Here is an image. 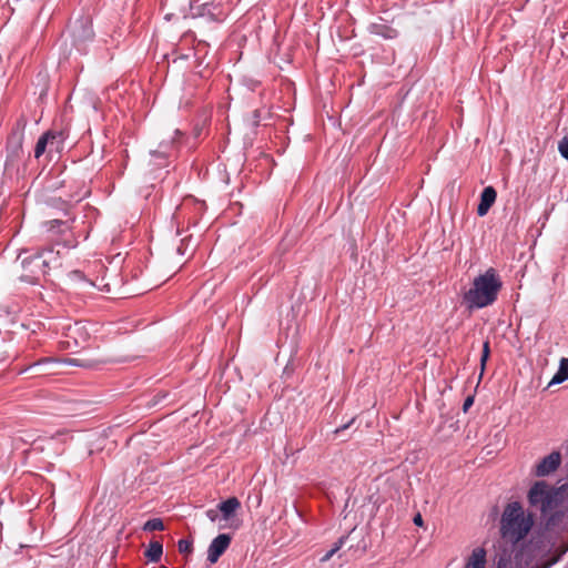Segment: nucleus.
<instances>
[{
	"instance_id": "aec40b11",
	"label": "nucleus",
	"mask_w": 568,
	"mask_h": 568,
	"mask_svg": "<svg viewBox=\"0 0 568 568\" xmlns=\"http://www.w3.org/2000/svg\"><path fill=\"white\" fill-rule=\"evenodd\" d=\"M178 547L181 554H190L193 550V542L189 539H180Z\"/></svg>"
},
{
	"instance_id": "cd10ccee",
	"label": "nucleus",
	"mask_w": 568,
	"mask_h": 568,
	"mask_svg": "<svg viewBox=\"0 0 568 568\" xmlns=\"http://www.w3.org/2000/svg\"><path fill=\"white\" fill-rule=\"evenodd\" d=\"M260 122V114L258 111H254V123L257 124Z\"/></svg>"
},
{
	"instance_id": "473e14b6",
	"label": "nucleus",
	"mask_w": 568,
	"mask_h": 568,
	"mask_svg": "<svg viewBox=\"0 0 568 568\" xmlns=\"http://www.w3.org/2000/svg\"><path fill=\"white\" fill-rule=\"evenodd\" d=\"M159 568H168V567H166V566H161V567H159Z\"/></svg>"
},
{
	"instance_id": "6e6552de",
	"label": "nucleus",
	"mask_w": 568,
	"mask_h": 568,
	"mask_svg": "<svg viewBox=\"0 0 568 568\" xmlns=\"http://www.w3.org/2000/svg\"><path fill=\"white\" fill-rule=\"evenodd\" d=\"M561 462V455L559 452H552L546 457H544L537 465L535 474L538 477H545L554 473L559 466Z\"/></svg>"
},
{
	"instance_id": "f8f14e48",
	"label": "nucleus",
	"mask_w": 568,
	"mask_h": 568,
	"mask_svg": "<svg viewBox=\"0 0 568 568\" xmlns=\"http://www.w3.org/2000/svg\"><path fill=\"white\" fill-rule=\"evenodd\" d=\"M26 128H27L26 118L24 116L19 118L12 129V132L9 136L8 142L14 143L17 149H21Z\"/></svg>"
},
{
	"instance_id": "c85d7f7f",
	"label": "nucleus",
	"mask_w": 568,
	"mask_h": 568,
	"mask_svg": "<svg viewBox=\"0 0 568 568\" xmlns=\"http://www.w3.org/2000/svg\"><path fill=\"white\" fill-rule=\"evenodd\" d=\"M174 134H175V136L173 139V142L175 141L176 138H180L183 135V133L180 130H175Z\"/></svg>"
},
{
	"instance_id": "412c9836",
	"label": "nucleus",
	"mask_w": 568,
	"mask_h": 568,
	"mask_svg": "<svg viewBox=\"0 0 568 568\" xmlns=\"http://www.w3.org/2000/svg\"><path fill=\"white\" fill-rule=\"evenodd\" d=\"M489 353H490L489 342H485L484 345H483V353H481V357H480L481 373L485 369V365H486V362H487V359L489 357Z\"/></svg>"
},
{
	"instance_id": "4468645a",
	"label": "nucleus",
	"mask_w": 568,
	"mask_h": 568,
	"mask_svg": "<svg viewBox=\"0 0 568 568\" xmlns=\"http://www.w3.org/2000/svg\"><path fill=\"white\" fill-rule=\"evenodd\" d=\"M368 29L372 34L382 37L387 40L395 39L398 36V32L396 29L392 28L390 26H388L386 23H382V22L381 23H372Z\"/></svg>"
},
{
	"instance_id": "39448f33",
	"label": "nucleus",
	"mask_w": 568,
	"mask_h": 568,
	"mask_svg": "<svg viewBox=\"0 0 568 568\" xmlns=\"http://www.w3.org/2000/svg\"><path fill=\"white\" fill-rule=\"evenodd\" d=\"M231 10V0H211L210 2L191 7L193 17H201L213 22L224 21Z\"/></svg>"
},
{
	"instance_id": "a878e982",
	"label": "nucleus",
	"mask_w": 568,
	"mask_h": 568,
	"mask_svg": "<svg viewBox=\"0 0 568 568\" xmlns=\"http://www.w3.org/2000/svg\"><path fill=\"white\" fill-rule=\"evenodd\" d=\"M353 422H354V418L352 420H349L347 424H344L341 427L336 428L335 434H338V433L347 429L353 424Z\"/></svg>"
},
{
	"instance_id": "f03ea898",
	"label": "nucleus",
	"mask_w": 568,
	"mask_h": 568,
	"mask_svg": "<svg viewBox=\"0 0 568 568\" xmlns=\"http://www.w3.org/2000/svg\"><path fill=\"white\" fill-rule=\"evenodd\" d=\"M503 287L496 270L490 267L473 280L471 286L463 294V303L469 311L493 305Z\"/></svg>"
},
{
	"instance_id": "dca6fc26",
	"label": "nucleus",
	"mask_w": 568,
	"mask_h": 568,
	"mask_svg": "<svg viewBox=\"0 0 568 568\" xmlns=\"http://www.w3.org/2000/svg\"><path fill=\"white\" fill-rule=\"evenodd\" d=\"M568 379V358H561L559 363V368L557 373L554 375L550 384H560Z\"/></svg>"
},
{
	"instance_id": "b1692460",
	"label": "nucleus",
	"mask_w": 568,
	"mask_h": 568,
	"mask_svg": "<svg viewBox=\"0 0 568 568\" xmlns=\"http://www.w3.org/2000/svg\"><path fill=\"white\" fill-rule=\"evenodd\" d=\"M473 403H474V397L468 396L463 404V410L466 413L469 409V407L473 405Z\"/></svg>"
},
{
	"instance_id": "c756f323",
	"label": "nucleus",
	"mask_w": 568,
	"mask_h": 568,
	"mask_svg": "<svg viewBox=\"0 0 568 568\" xmlns=\"http://www.w3.org/2000/svg\"><path fill=\"white\" fill-rule=\"evenodd\" d=\"M73 275H74L75 277H78V278H82V277H83V275H82V273H81L80 271H74V272H73Z\"/></svg>"
},
{
	"instance_id": "20e7f679",
	"label": "nucleus",
	"mask_w": 568,
	"mask_h": 568,
	"mask_svg": "<svg viewBox=\"0 0 568 568\" xmlns=\"http://www.w3.org/2000/svg\"><path fill=\"white\" fill-rule=\"evenodd\" d=\"M59 265L60 263L58 257L54 256L53 251L51 248L44 250L41 253L22 260V266L28 273L22 274L20 278L27 283L37 284L40 277L47 274L49 268Z\"/></svg>"
},
{
	"instance_id": "a211bd4d",
	"label": "nucleus",
	"mask_w": 568,
	"mask_h": 568,
	"mask_svg": "<svg viewBox=\"0 0 568 568\" xmlns=\"http://www.w3.org/2000/svg\"><path fill=\"white\" fill-rule=\"evenodd\" d=\"M48 141H49V135L45 134V132L38 139L36 146H34V158L36 159H39L40 156H42L44 154V152H47V151L49 152Z\"/></svg>"
},
{
	"instance_id": "f257e3e1",
	"label": "nucleus",
	"mask_w": 568,
	"mask_h": 568,
	"mask_svg": "<svg viewBox=\"0 0 568 568\" xmlns=\"http://www.w3.org/2000/svg\"><path fill=\"white\" fill-rule=\"evenodd\" d=\"M530 506L539 509L548 531L561 532L568 529V486H549L546 481L535 483L528 491Z\"/></svg>"
},
{
	"instance_id": "ddd939ff",
	"label": "nucleus",
	"mask_w": 568,
	"mask_h": 568,
	"mask_svg": "<svg viewBox=\"0 0 568 568\" xmlns=\"http://www.w3.org/2000/svg\"><path fill=\"white\" fill-rule=\"evenodd\" d=\"M486 567V550L483 547L475 548L470 556L467 558L464 568H485Z\"/></svg>"
},
{
	"instance_id": "2eb2a0df",
	"label": "nucleus",
	"mask_w": 568,
	"mask_h": 568,
	"mask_svg": "<svg viewBox=\"0 0 568 568\" xmlns=\"http://www.w3.org/2000/svg\"><path fill=\"white\" fill-rule=\"evenodd\" d=\"M163 555V546L160 541H151L146 548L144 556L151 562H159Z\"/></svg>"
},
{
	"instance_id": "6ab92c4d",
	"label": "nucleus",
	"mask_w": 568,
	"mask_h": 568,
	"mask_svg": "<svg viewBox=\"0 0 568 568\" xmlns=\"http://www.w3.org/2000/svg\"><path fill=\"white\" fill-rule=\"evenodd\" d=\"M163 529L164 524L161 518L149 519L143 526V530L145 531H162Z\"/></svg>"
},
{
	"instance_id": "0eeeda50",
	"label": "nucleus",
	"mask_w": 568,
	"mask_h": 568,
	"mask_svg": "<svg viewBox=\"0 0 568 568\" xmlns=\"http://www.w3.org/2000/svg\"><path fill=\"white\" fill-rule=\"evenodd\" d=\"M231 544V536L227 534H220L210 544L207 548V560L215 564L219 558L226 551Z\"/></svg>"
},
{
	"instance_id": "9d476101",
	"label": "nucleus",
	"mask_w": 568,
	"mask_h": 568,
	"mask_svg": "<svg viewBox=\"0 0 568 568\" xmlns=\"http://www.w3.org/2000/svg\"><path fill=\"white\" fill-rule=\"evenodd\" d=\"M497 197V192L493 186H486L480 194V202L477 206V214L485 216L493 206Z\"/></svg>"
},
{
	"instance_id": "2f4dec72",
	"label": "nucleus",
	"mask_w": 568,
	"mask_h": 568,
	"mask_svg": "<svg viewBox=\"0 0 568 568\" xmlns=\"http://www.w3.org/2000/svg\"><path fill=\"white\" fill-rule=\"evenodd\" d=\"M88 236H89V233L87 232V233L84 234V236H83V240H87V239H88Z\"/></svg>"
},
{
	"instance_id": "5701e85b",
	"label": "nucleus",
	"mask_w": 568,
	"mask_h": 568,
	"mask_svg": "<svg viewBox=\"0 0 568 568\" xmlns=\"http://www.w3.org/2000/svg\"><path fill=\"white\" fill-rule=\"evenodd\" d=\"M164 149H165V144L161 143L160 144V150L153 151L152 155L153 156H163V158L166 156L168 153H166V151Z\"/></svg>"
},
{
	"instance_id": "423d86ee",
	"label": "nucleus",
	"mask_w": 568,
	"mask_h": 568,
	"mask_svg": "<svg viewBox=\"0 0 568 568\" xmlns=\"http://www.w3.org/2000/svg\"><path fill=\"white\" fill-rule=\"evenodd\" d=\"M48 230L53 234H62L63 237L57 239V244L63 245V247L72 248L75 247L79 241L74 237L70 224L67 221L52 220L47 222Z\"/></svg>"
},
{
	"instance_id": "7c9ffc66",
	"label": "nucleus",
	"mask_w": 568,
	"mask_h": 568,
	"mask_svg": "<svg viewBox=\"0 0 568 568\" xmlns=\"http://www.w3.org/2000/svg\"><path fill=\"white\" fill-rule=\"evenodd\" d=\"M45 362H50V358H43V359H41V361H39V362L34 363V364H33V366L39 365V364H41V363H45Z\"/></svg>"
},
{
	"instance_id": "393cba45",
	"label": "nucleus",
	"mask_w": 568,
	"mask_h": 568,
	"mask_svg": "<svg viewBox=\"0 0 568 568\" xmlns=\"http://www.w3.org/2000/svg\"><path fill=\"white\" fill-rule=\"evenodd\" d=\"M413 523L418 526V527H422L424 525V520H423V517L420 514H416L413 518Z\"/></svg>"
},
{
	"instance_id": "7ed1b4c3",
	"label": "nucleus",
	"mask_w": 568,
	"mask_h": 568,
	"mask_svg": "<svg viewBox=\"0 0 568 568\" xmlns=\"http://www.w3.org/2000/svg\"><path fill=\"white\" fill-rule=\"evenodd\" d=\"M534 526V518L526 514L519 501H511L506 505L500 518V535L511 542L518 544L529 534Z\"/></svg>"
},
{
	"instance_id": "9b49d317",
	"label": "nucleus",
	"mask_w": 568,
	"mask_h": 568,
	"mask_svg": "<svg viewBox=\"0 0 568 568\" xmlns=\"http://www.w3.org/2000/svg\"><path fill=\"white\" fill-rule=\"evenodd\" d=\"M217 507L221 513V519L230 520L241 508V503L236 497H230L226 500L221 501Z\"/></svg>"
},
{
	"instance_id": "1a4fd4ad",
	"label": "nucleus",
	"mask_w": 568,
	"mask_h": 568,
	"mask_svg": "<svg viewBox=\"0 0 568 568\" xmlns=\"http://www.w3.org/2000/svg\"><path fill=\"white\" fill-rule=\"evenodd\" d=\"M45 134L49 135L48 148L49 153L61 152L64 148V142L69 136V130L65 128H53L48 130Z\"/></svg>"
},
{
	"instance_id": "f3484780",
	"label": "nucleus",
	"mask_w": 568,
	"mask_h": 568,
	"mask_svg": "<svg viewBox=\"0 0 568 568\" xmlns=\"http://www.w3.org/2000/svg\"><path fill=\"white\" fill-rule=\"evenodd\" d=\"M348 536L339 537L332 546V548L321 558L322 562L328 561L341 548L346 544Z\"/></svg>"
},
{
	"instance_id": "bb28decb",
	"label": "nucleus",
	"mask_w": 568,
	"mask_h": 568,
	"mask_svg": "<svg viewBox=\"0 0 568 568\" xmlns=\"http://www.w3.org/2000/svg\"><path fill=\"white\" fill-rule=\"evenodd\" d=\"M80 328H81L80 323H74L73 326H69L68 331H69V334H73V333L79 332Z\"/></svg>"
},
{
	"instance_id": "4be33fe9",
	"label": "nucleus",
	"mask_w": 568,
	"mask_h": 568,
	"mask_svg": "<svg viewBox=\"0 0 568 568\" xmlns=\"http://www.w3.org/2000/svg\"><path fill=\"white\" fill-rule=\"evenodd\" d=\"M220 514L221 513L217 506L216 508H211L206 510V517L213 523L220 519Z\"/></svg>"
}]
</instances>
